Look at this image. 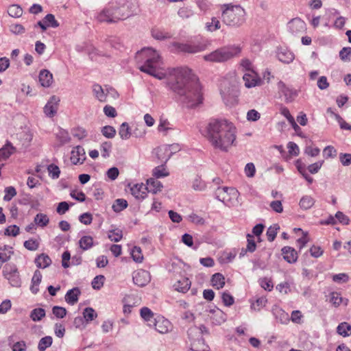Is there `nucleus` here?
<instances>
[{"label": "nucleus", "mask_w": 351, "mask_h": 351, "mask_svg": "<svg viewBox=\"0 0 351 351\" xmlns=\"http://www.w3.org/2000/svg\"><path fill=\"white\" fill-rule=\"evenodd\" d=\"M136 58L140 65L141 71L152 75L159 80L166 79L167 84L186 108H194L203 102V95L200 84L196 77L188 68L168 69L159 72L162 60L158 53L152 48H145L138 51Z\"/></svg>", "instance_id": "obj_1"}, {"label": "nucleus", "mask_w": 351, "mask_h": 351, "mask_svg": "<svg viewBox=\"0 0 351 351\" xmlns=\"http://www.w3.org/2000/svg\"><path fill=\"white\" fill-rule=\"evenodd\" d=\"M236 128L226 119L211 120L206 127V135L212 146L222 152H228L234 145Z\"/></svg>", "instance_id": "obj_2"}, {"label": "nucleus", "mask_w": 351, "mask_h": 351, "mask_svg": "<svg viewBox=\"0 0 351 351\" xmlns=\"http://www.w3.org/2000/svg\"><path fill=\"white\" fill-rule=\"evenodd\" d=\"M225 9L221 14L222 22L228 26L238 27L245 21L246 12L239 5H223Z\"/></svg>", "instance_id": "obj_3"}, {"label": "nucleus", "mask_w": 351, "mask_h": 351, "mask_svg": "<svg viewBox=\"0 0 351 351\" xmlns=\"http://www.w3.org/2000/svg\"><path fill=\"white\" fill-rule=\"evenodd\" d=\"M241 51L239 46L231 45L216 49L204 56V59L208 62H223L238 56Z\"/></svg>", "instance_id": "obj_4"}, {"label": "nucleus", "mask_w": 351, "mask_h": 351, "mask_svg": "<svg viewBox=\"0 0 351 351\" xmlns=\"http://www.w3.org/2000/svg\"><path fill=\"white\" fill-rule=\"evenodd\" d=\"M110 5L114 12L112 18L117 21L124 20L132 14V3L127 0H113Z\"/></svg>", "instance_id": "obj_5"}, {"label": "nucleus", "mask_w": 351, "mask_h": 351, "mask_svg": "<svg viewBox=\"0 0 351 351\" xmlns=\"http://www.w3.org/2000/svg\"><path fill=\"white\" fill-rule=\"evenodd\" d=\"M216 198L230 206L232 199L238 196V191L232 187H218L215 191Z\"/></svg>", "instance_id": "obj_6"}, {"label": "nucleus", "mask_w": 351, "mask_h": 351, "mask_svg": "<svg viewBox=\"0 0 351 351\" xmlns=\"http://www.w3.org/2000/svg\"><path fill=\"white\" fill-rule=\"evenodd\" d=\"M3 276L8 280L12 287H19L21 286V278L17 267L14 264H7L3 270Z\"/></svg>", "instance_id": "obj_7"}, {"label": "nucleus", "mask_w": 351, "mask_h": 351, "mask_svg": "<svg viewBox=\"0 0 351 351\" xmlns=\"http://www.w3.org/2000/svg\"><path fill=\"white\" fill-rule=\"evenodd\" d=\"M160 334H167L171 331L173 326L171 323L164 317L158 316L152 323V326Z\"/></svg>", "instance_id": "obj_8"}, {"label": "nucleus", "mask_w": 351, "mask_h": 351, "mask_svg": "<svg viewBox=\"0 0 351 351\" xmlns=\"http://www.w3.org/2000/svg\"><path fill=\"white\" fill-rule=\"evenodd\" d=\"M221 94L223 99L226 97H235L237 94V86L234 80L230 83L227 80H223L221 83Z\"/></svg>", "instance_id": "obj_9"}, {"label": "nucleus", "mask_w": 351, "mask_h": 351, "mask_svg": "<svg viewBox=\"0 0 351 351\" xmlns=\"http://www.w3.org/2000/svg\"><path fill=\"white\" fill-rule=\"evenodd\" d=\"M112 16H114V12L109 3L106 8H104L97 14L96 18L99 23H117V20L116 19H113Z\"/></svg>", "instance_id": "obj_10"}, {"label": "nucleus", "mask_w": 351, "mask_h": 351, "mask_svg": "<svg viewBox=\"0 0 351 351\" xmlns=\"http://www.w3.org/2000/svg\"><path fill=\"white\" fill-rule=\"evenodd\" d=\"M132 279L137 286L144 287L149 282L151 277L147 271L139 269L133 273Z\"/></svg>", "instance_id": "obj_11"}, {"label": "nucleus", "mask_w": 351, "mask_h": 351, "mask_svg": "<svg viewBox=\"0 0 351 351\" xmlns=\"http://www.w3.org/2000/svg\"><path fill=\"white\" fill-rule=\"evenodd\" d=\"M60 101V98L56 95L50 97L43 108L46 116L53 117L57 113Z\"/></svg>", "instance_id": "obj_12"}, {"label": "nucleus", "mask_w": 351, "mask_h": 351, "mask_svg": "<svg viewBox=\"0 0 351 351\" xmlns=\"http://www.w3.org/2000/svg\"><path fill=\"white\" fill-rule=\"evenodd\" d=\"M243 80L245 87L248 88L259 86L262 82L261 79L254 71L246 72L243 76Z\"/></svg>", "instance_id": "obj_13"}, {"label": "nucleus", "mask_w": 351, "mask_h": 351, "mask_svg": "<svg viewBox=\"0 0 351 351\" xmlns=\"http://www.w3.org/2000/svg\"><path fill=\"white\" fill-rule=\"evenodd\" d=\"M288 27L292 34H300L305 31L306 23L301 19L295 18L289 22Z\"/></svg>", "instance_id": "obj_14"}, {"label": "nucleus", "mask_w": 351, "mask_h": 351, "mask_svg": "<svg viewBox=\"0 0 351 351\" xmlns=\"http://www.w3.org/2000/svg\"><path fill=\"white\" fill-rule=\"evenodd\" d=\"M278 87L280 91L284 95L286 102H291L298 96V91L285 85L282 82H279Z\"/></svg>", "instance_id": "obj_15"}, {"label": "nucleus", "mask_w": 351, "mask_h": 351, "mask_svg": "<svg viewBox=\"0 0 351 351\" xmlns=\"http://www.w3.org/2000/svg\"><path fill=\"white\" fill-rule=\"evenodd\" d=\"M86 159L84 149L77 145L71 153V161L74 165L82 164Z\"/></svg>", "instance_id": "obj_16"}, {"label": "nucleus", "mask_w": 351, "mask_h": 351, "mask_svg": "<svg viewBox=\"0 0 351 351\" xmlns=\"http://www.w3.org/2000/svg\"><path fill=\"white\" fill-rule=\"evenodd\" d=\"M131 194L137 199L142 200L147 196L146 186L143 183L134 184L130 188Z\"/></svg>", "instance_id": "obj_17"}, {"label": "nucleus", "mask_w": 351, "mask_h": 351, "mask_svg": "<svg viewBox=\"0 0 351 351\" xmlns=\"http://www.w3.org/2000/svg\"><path fill=\"white\" fill-rule=\"evenodd\" d=\"M93 93L94 96L100 102H106L110 90L108 88L104 89L101 86L98 84H95L93 86Z\"/></svg>", "instance_id": "obj_18"}, {"label": "nucleus", "mask_w": 351, "mask_h": 351, "mask_svg": "<svg viewBox=\"0 0 351 351\" xmlns=\"http://www.w3.org/2000/svg\"><path fill=\"white\" fill-rule=\"evenodd\" d=\"M178 49L182 52L195 53L205 49L203 45L177 44Z\"/></svg>", "instance_id": "obj_19"}, {"label": "nucleus", "mask_w": 351, "mask_h": 351, "mask_svg": "<svg viewBox=\"0 0 351 351\" xmlns=\"http://www.w3.org/2000/svg\"><path fill=\"white\" fill-rule=\"evenodd\" d=\"M277 57L280 62L286 64H289L294 60L293 53L290 50L282 47L278 49Z\"/></svg>", "instance_id": "obj_20"}, {"label": "nucleus", "mask_w": 351, "mask_h": 351, "mask_svg": "<svg viewBox=\"0 0 351 351\" xmlns=\"http://www.w3.org/2000/svg\"><path fill=\"white\" fill-rule=\"evenodd\" d=\"M282 254L284 259L289 263L296 262L298 259V254L294 248L289 246L284 247L282 249Z\"/></svg>", "instance_id": "obj_21"}, {"label": "nucleus", "mask_w": 351, "mask_h": 351, "mask_svg": "<svg viewBox=\"0 0 351 351\" xmlns=\"http://www.w3.org/2000/svg\"><path fill=\"white\" fill-rule=\"evenodd\" d=\"M80 294L81 291L80 289L78 287H74L66 292L64 298L68 304L74 305L77 302Z\"/></svg>", "instance_id": "obj_22"}, {"label": "nucleus", "mask_w": 351, "mask_h": 351, "mask_svg": "<svg viewBox=\"0 0 351 351\" xmlns=\"http://www.w3.org/2000/svg\"><path fill=\"white\" fill-rule=\"evenodd\" d=\"M39 81L43 87H49L53 82L52 73L46 69L40 71Z\"/></svg>", "instance_id": "obj_23"}, {"label": "nucleus", "mask_w": 351, "mask_h": 351, "mask_svg": "<svg viewBox=\"0 0 351 351\" xmlns=\"http://www.w3.org/2000/svg\"><path fill=\"white\" fill-rule=\"evenodd\" d=\"M204 332H208V330L204 326L202 325L199 327L193 326L189 329L188 335L192 341L194 339L202 337Z\"/></svg>", "instance_id": "obj_24"}, {"label": "nucleus", "mask_w": 351, "mask_h": 351, "mask_svg": "<svg viewBox=\"0 0 351 351\" xmlns=\"http://www.w3.org/2000/svg\"><path fill=\"white\" fill-rule=\"evenodd\" d=\"M163 187L162 183L156 180V178H149L147 181V191L152 193L154 194L160 191Z\"/></svg>", "instance_id": "obj_25"}, {"label": "nucleus", "mask_w": 351, "mask_h": 351, "mask_svg": "<svg viewBox=\"0 0 351 351\" xmlns=\"http://www.w3.org/2000/svg\"><path fill=\"white\" fill-rule=\"evenodd\" d=\"M51 259L46 254H41L36 256L34 263L37 267L45 269L48 267L51 264Z\"/></svg>", "instance_id": "obj_26"}, {"label": "nucleus", "mask_w": 351, "mask_h": 351, "mask_svg": "<svg viewBox=\"0 0 351 351\" xmlns=\"http://www.w3.org/2000/svg\"><path fill=\"white\" fill-rule=\"evenodd\" d=\"M42 280V274L39 270H36L32 278L30 291L32 293L36 294L39 291V285Z\"/></svg>", "instance_id": "obj_27"}, {"label": "nucleus", "mask_w": 351, "mask_h": 351, "mask_svg": "<svg viewBox=\"0 0 351 351\" xmlns=\"http://www.w3.org/2000/svg\"><path fill=\"white\" fill-rule=\"evenodd\" d=\"M173 287L176 291L186 293L191 287V281L187 278H182L173 285Z\"/></svg>", "instance_id": "obj_28"}, {"label": "nucleus", "mask_w": 351, "mask_h": 351, "mask_svg": "<svg viewBox=\"0 0 351 351\" xmlns=\"http://www.w3.org/2000/svg\"><path fill=\"white\" fill-rule=\"evenodd\" d=\"M329 302L335 306L338 307L341 303L345 305L348 304V300L341 297V294L338 292L333 291L329 295Z\"/></svg>", "instance_id": "obj_29"}, {"label": "nucleus", "mask_w": 351, "mask_h": 351, "mask_svg": "<svg viewBox=\"0 0 351 351\" xmlns=\"http://www.w3.org/2000/svg\"><path fill=\"white\" fill-rule=\"evenodd\" d=\"M14 152L15 147L10 142H8L0 149V161L7 160Z\"/></svg>", "instance_id": "obj_30"}, {"label": "nucleus", "mask_w": 351, "mask_h": 351, "mask_svg": "<svg viewBox=\"0 0 351 351\" xmlns=\"http://www.w3.org/2000/svg\"><path fill=\"white\" fill-rule=\"evenodd\" d=\"M191 350L193 351H208V346L205 343L204 339L202 337L194 339L191 341Z\"/></svg>", "instance_id": "obj_31"}, {"label": "nucleus", "mask_w": 351, "mask_h": 351, "mask_svg": "<svg viewBox=\"0 0 351 351\" xmlns=\"http://www.w3.org/2000/svg\"><path fill=\"white\" fill-rule=\"evenodd\" d=\"M141 317L147 322L149 326H152V323L156 317H154L153 312L147 307H143L140 311Z\"/></svg>", "instance_id": "obj_32"}, {"label": "nucleus", "mask_w": 351, "mask_h": 351, "mask_svg": "<svg viewBox=\"0 0 351 351\" xmlns=\"http://www.w3.org/2000/svg\"><path fill=\"white\" fill-rule=\"evenodd\" d=\"M280 112H281V114L285 117L287 118V121H289V123L291 124V125L292 126V128L296 132H299L301 130L300 128L298 126V125L295 121L293 117L290 114V112L287 108H286V107L282 108L280 110Z\"/></svg>", "instance_id": "obj_33"}, {"label": "nucleus", "mask_w": 351, "mask_h": 351, "mask_svg": "<svg viewBox=\"0 0 351 351\" xmlns=\"http://www.w3.org/2000/svg\"><path fill=\"white\" fill-rule=\"evenodd\" d=\"M13 254L12 247L8 245H4L0 248V263H4L8 261Z\"/></svg>", "instance_id": "obj_34"}, {"label": "nucleus", "mask_w": 351, "mask_h": 351, "mask_svg": "<svg viewBox=\"0 0 351 351\" xmlns=\"http://www.w3.org/2000/svg\"><path fill=\"white\" fill-rule=\"evenodd\" d=\"M211 283L216 289H221L225 285V278L221 274L216 273L212 276Z\"/></svg>", "instance_id": "obj_35"}, {"label": "nucleus", "mask_w": 351, "mask_h": 351, "mask_svg": "<svg viewBox=\"0 0 351 351\" xmlns=\"http://www.w3.org/2000/svg\"><path fill=\"white\" fill-rule=\"evenodd\" d=\"M119 135L122 140H128L132 135L131 128L127 122L123 123L119 130Z\"/></svg>", "instance_id": "obj_36"}, {"label": "nucleus", "mask_w": 351, "mask_h": 351, "mask_svg": "<svg viewBox=\"0 0 351 351\" xmlns=\"http://www.w3.org/2000/svg\"><path fill=\"white\" fill-rule=\"evenodd\" d=\"M46 313L45 310L43 308H36L33 309L29 315V317L34 322H39L43 317H45Z\"/></svg>", "instance_id": "obj_37"}, {"label": "nucleus", "mask_w": 351, "mask_h": 351, "mask_svg": "<svg viewBox=\"0 0 351 351\" xmlns=\"http://www.w3.org/2000/svg\"><path fill=\"white\" fill-rule=\"evenodd\" d=\"M34 222L38 226L44 228L49 223V219L47 215L44 213H38L35 216Z\"/></svg>", "instance_id": "obj_38"}, {"label": "nucleus", "mask_w": 351, "mask_h": 351, "mask_svg": "<svg viewBox=\"0 0 351 351\" xmlns=\"http://www.w3.org/2000/svg\"><path fill=\"white\" fill-rule=\"evenodd\" d=\"M80 248L83 250H87L93 245V239L90 236H84L79 241Z\"/></svg>", "instance_id": "obj_39"}, {"label": "nucleus", "mask_w": 351, "mask_h": 351, "mask_svg": "<svg viewBox=\"0 0 351 351\" xmlns=\"http://www.w3.org/2000/svg\"><path fill=\"white\" fill-rule=\"evenodd\" d=\"M272 312L276 318L279 319L281 323H284L289 320V315L282 308L275 306L272 309Z\"/></svg>", "instance_id": "obj_40"}, {"label": "nucleus", "mask_w": 351, "mask_h": 351, "mask_svg": "<svg viewBox=\"0 0 351 351\" xmlns=\"http://www.w3.org/2000/svg\"><path fill=\"white\" fill-rule=\"evenodd\" d=\"M23 9L19 5H11L8 7V14L14 18H19L23 14Z\"/></svg>", "instance_id": "obj_41"}, {"label": "nucleus", "mask_w": 351, "mask_h": 351, "mask_svg": "<svg viewBox=\"0 0 351 351\" xmlns=\"http://www.w3.org/2000/svg\"><path fill=\"white\" fill-rule=\"evenodd\" d=\"M314 199L309 195H305L302 197L300 201V206L304 210L311 208L314 205Z\"/></svg>", "instance_id": "obj_42"}, {"label": "nucleus", "mask_w": 351, "mask_h": 351, "mask_svg": "<svg viewBox=\"0 0 351 351\" xmlns=\"http://www.w3.org/2000/svg\"><path fill=\"white\" fill-rule=\"evenodd\" d=\"M351 326L347 322H342L337 328V332L343 337H348L350 334Z\"/></svg>", "instance_id": "obj_43"}, {"label": "nucleus", "mask_w": 351, "mask_h": 351, "mask_svg": "<svg viewBox=\"0 0 351 351\" xmlns=\"http://www.w3.org/2000/svg\"><path fill=\"white\" fill-rule=\"evenodd\" d=\"M52 342L53 339L51 336L43 337L38 342V349L40 351H45L47 348L51 346Z\"/></svg>", "instance_id": "obj_44"}, {"label": "nucleus", "mask_w": 351, "mask_h": 351, "mask_svg": "<svg viewBox=\"0 0 351 351\" xmlns=\"http://www.w3.org/2000/svg\"><path fill=\"white\" fill-rule=\"evenodd\" d=\"M221 27L219 20L216 17H213L210 22L206 23V29L207 31L213 32Z\"/></svg>", "instance_id": "obj_45"}, {"label": "nucleus", "mask_w": 351, "mask_h": 351, "mask_svg": "<svg viewBox=\"0 0 351 351\" xmlns=\"http://www.w3.org/2000/svg\"><path fill=\"white\" fill-rule=\"evenodd\" d=\"M210 312L214 314L215 317H213V319L217 324H220L225 322L226 315L220 309H213L210 310Z\"/></svg>", "instance_id": "obj_46"}, {"label": "nucleus", "mask_w": 351, "mask_h": 351, "mask_svg": "<svg viewBox=\"0 0 351 351\" xmlns=\"http://www.w3.org/2000/svg\"><path fill=\"white\" fill-rule=\"evenodd\" d=\"M173 130L171 125L167 119H160L158 126V130L162 132L164 135H167L169 130Z\"/></svg>", "instance_id": "obj_47"}, {"label": "nucleus", "mask_w": 351, "mask_h": 351, "mask_svg": "<svg viewBox=\"0 0 351 351\" xmlns=\"http://www.w3.org/2000/svg\"><path fill=\"white\" fill-rule=\"evenodd\" d=\"M128 202L124 199H117L112 204V209L114 212L119 213L127 208Z\"/></svg>", "instance_id": "obj_48"}, {"label": "nucleus", "mask_w": 351, "mask_h": 351, "mask_svg": "<svg viewBox=\"0 0 351 351\" xmlns=\"http://www.w3.org/2000/svg\"><path fill=\"white\" fill-rule=\"evenodd\" d=\"M112 150V143L109 141H105L101 144L100 152L102 157L106 158L109 157Z\"/></svg>", "instance_id": "obj_49"}, {"label": "nucleus", "mask_w": 351, "mask_h": 351, "mask_svg": "<svg viewBox=\"0 0 351 351\" xmlns=\"http://www.w3.org/2000/svg\"><path fill=\"white\" fill-rule=\"evenodd\" d=\"M101 134L108 138H113L116 135V130L111 125H106L101 129Z\"/></svg>", "instance_id": "obj_50"}, {"label": "nucleus", "mask_w": 351, "mask_h": 351, "mask_svg": "<svg viewBox=\"0 0 351 351\" xmlns=\"http://www.w3.org/2000/svg\"><path fill=\"white\" fill-rule=\"evenodd\" d=\"M279 229L280 226L278 224H274L267 229V237L269 241L271 242L275 239Z\"/></svg>", "instance_id": "obj_51"}, {"label": "nucleus", "mask_w": 351, "mask_h": 351, "mask_svg": "<svg viewBox=\"0 0 351 351\" xmlns=\"http://www.w3.org/2000/svg\"><path fill=\"white\" fill-rule=\"evenodd\" d=\"M152 35L153 38L156 40H164L167 38H169L171 37L170 34L167 32H163L158 29H153L152 31Z\"/></svg>", "instance_id": "obj_52"}, {"label": "nucleus", "mask_w": 351, "mask_h": 351, "mask_svg": "<svg viewBox=\"0 0 351 351\" xmlns=\"http://www.w3.org/2000/svg\"><path fill=\"white\" fill-rule=\"evenodd\" d=\"M133 260L136 263H141L143 260V256L141 247L135 246L131 252Z\"/></svg>", "instance_id": "obj_53"}, {"label": "nucleus", "mask_w": 351, "mask_h": 351, "mask_svg": "<svg viewBox=\"0 0 351 351\" xmlns=\"http://www.w3.org/2000/svg\"><path fill=\"white\" fill-rule=\"evenodd\" d=\"M169 175V172L166 170L163 165L158 166L153 170V176L155 178H160L166 177Z\"/></svg>", "instance_id": "obj_54"}, {"label": "nucleus", "mask_w": 351, "mask_h": 351, "mask_svg": "<svg viewBox=\"0 0 351 351\" xmlns=\"http://www.w3.org/2000/svg\"><path fill=\"white\" fill-rule=\"evenodd\" d=\"M97 317V313L93 308L87 307L84 310L83 317L88 322L94 319Z\"/></svg>", "instance_id": "obj_55"}, {"label": "nucleus", "mask_w": 351, "mask_h": 351, "mask_svg": "<svg viewBox=\"0 0 351 351\" xmlns=\"http://www.w3.org/2000/svg\"><path fill=\"white\" fill-rule=\"evenodd\" d=\"M44 23H46L47 27H58L59 23L56 20L54 15L52 14H47L43 19Z\"/></svg>", "instance_id": "obj_56"}, {"label": "nucleus", "mask_w": 351, "mask_h": 351, "mask_svg": "<svg viewBox=\"0 0 351 351\" xmlns=\"http://www.w3.org/2000/svg\"><path fill=\"white\" fill-rule=\"evenodd\" d=\"M105 277L103 275L95 276L92 281V287L94 289L99 290L104 285Z\"/></svg>", "instance_id": "obj_57"}, {"label": "nucleus", "mask_w": 351, "mask_h": 351, "mask_svg": "<svg viewBox=\"0 0 351 351\" xmlns=\"http://www.w3.org/2000/svg\"><path fill=\"white\" fill-rule=\"evenodd\" d=\"M9 29L14 35H21L24 34L25 32V27L22 25L18 23L11 24L9 26Z\"/></svg>", "instance_id": "obj_58"}, {"label": "nucleus", "mask_w": 351, "mask_h": 351, "mask_svg": "<svg viewBox=\"0 0 351 351\" xmlns=\"http://www.w3.org/2000/svg\"><path fill=\"white\" fill-rule=\"evenodd\" d=\"M123 237L122 231L119 229L109 231L108 238L114 242L119 241Z\"/></svg>", "instance_id": "obj_59"}, {"label": "nucleus", "mask_w": 351, "mask_h": 351, "mask_svg": "<svg viewBox=\"0 0 351 351\" xmlns=\"http://www.w3.org/2000/svg\"><path fill=\"white\" fill-rule=\"evenodd\" d=\"M48 171L49 176L53 179H57L59 178L60 174V170L59 167L53 164L48 166Z\"/></svg>", "instance_id": "obj_60"}, {"label": "nucleus", "mask_w": 351, "mask_h": 351, "mask_svg": "<svg viewBox=\"0 0 351 351\" xmlns=\"http://www.w3.org/2000/svg\"><path fill=\"white\" fill-rule=\"evenodd\" d=\"M259 284L263 289L269 291H271L274 287L271 280L268 278H261L259 280Z\"/></svg>", "instance_id": "obj_61"}, {"label": "nucleus", "mask_w": 351, "mask_h": 351, "mask_svg": "<svg viewBox=\"0 0 351 351\" xmlns=\"http://www.w3.org/2000/svg\"><path fill=\"white\" fill-rule=\"evenodd\" d=\"M52 313L57 318L62 319L66 316V310L64 307L59 306H54L52 308Z\"/></svg>", "instance_id": "obj_62"}, {"label": "nucleus", "mask_w": 351, "mask_h": 351, "mask_svg": "<svg viewBox=\"0 0 351 351\" xmlns=\"http://www.w3.org/2000/svg\"><path fill=\"white\" fill-rule=\"evenodd\" d=\"M24 247L30 251H35L39 247V243L34 239H29L24 242Z\"/></svg>", "instance_id": "obj_63"}, {"label": "nucleus", "mask_w": 351, "mask_h": 351, "mask_svg": "<svg viewBox=\"0 0 351 351\" xmlns=\"http://www.w3.org/2000/svg\"><path fill=\"white\" fill-rule=\"evenodd\" d=\"M267 302V300L266 298H265V297L259 298L256 300L255 303H253L252 304L251 308L254 310L260 311V309L261 308H263V306H265Z\"/></svg>", "instance_id": "obj_64"}]
</instances>
